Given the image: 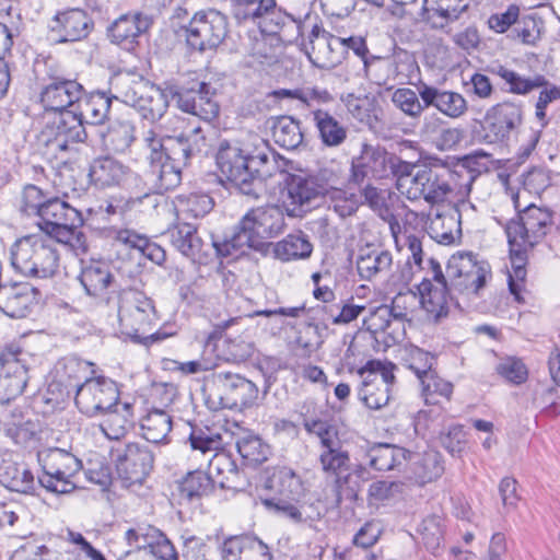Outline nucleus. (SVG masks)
<instances>
[{"label": "nucleus", "instance_id": "obj_23", "mask_svg": "<svg viewBox=\"0 0 560 560\" xmlns=\"http://www.w3.org/2000/svg\"><path fill=\"white\" fill-rule=\"evenodd\" d=\"M324 192L325 188L318 185L314 178H304L300 175L291 176L283 199L288 215L302 217Z\"/></svg>", "mask_w": 560, "mask_h": 560}, {"label": "nucleus", "instance_id": "obj_41", "mask_svg": "<svg viewBox=\"0 0 560 560\" xmlns=\"http://www.w3.org/2000/svg\"><path fill=\"white\" fill-rule=\"evenodd\" d=\"M112 103V97H108L103 92L91 93L88 96H82L77 104L75 115L82 125H101L107 118Z\"/></svg>", "mask_w": 560, "mask_h": 560}, {"label": "nucleus", "instance_id": "obj_59", "mask_svg": "<svg viewBox=\"0 0 560 560\" xmlns=\"http://www.w3.org/2000/svg\"><path fill=\"white\" fill-rule=\"evenodd\" d=\"M236 447L248 464L257 465L267 460L269 456V446L260 438L253 434H245L236 442Z\"/></svg>", "mask_w": 560, "mask_h": 560}, {"label": "nucleus", "instance_id": "obj_17", "mask_svg": "<svg viewBox=\"0 0 560 560\" xmlns=\"http://www.w3.org/2000/svg\"><path fill=\"white\" fill-rule=\"evenodd\" d=\"M173 126L172 133H166L162 137L158 136L154 130H148L143 136V144L148 150L149 161H159V159H172L178 164H187L191 158L185 141L182 140L177 132L185 125V119L182 117H173L168 120Z\"/></svg>", "mask_w": 560, "mask_h": 560}, {"label": "nucleus", "instance_id": "obj_15", "mask_svg": "<svg viewBox=\"0 0 560 560\" xmlns=\"http://www.w3.org/2000/svg\"><path fill=\"white\" fill-rule=\"evenodd\" d=\"M119 400L117 384L110 378L98 376L86 380L78 386L74 402L79 410L93 417L114 407Z\"/></svg>", "mask_w": 560, "mask_h": 560}, {"label": "nucleus", "instance_id": "obj_28", "mask_svg": "<svg viewBox=\"0 0 560 560\" xmlns=\"http://www.w3.org/2000/svg\"><path fill=\"white\" fill-rule=\"evenodd\" d=\"M197 89L191 88L179 91L177 105L185 112L199 117L205 121H212L219 115V104L213 100L211 88L206 82H199Z\"/></svg>", "mask_w": 560, "mask_h": 560}, {"label": "nucleus", "instance_id": "obj_13", "mask_svg": "<svg viewBox=\"0 0 560 560\" xmlns=\"http://www.w3.org/2000/svg\"><path fill=\"white\" fill-rule=\"evenodd\" d=\"M46 145L54 153L69 152L83 143L88 133L82 120L77 117L75 110H63L56 114L43 130Z\"/></svg>", "mask_w": 560, "mask_h": 560}, {"label": "nucleus", "instance_id": "obj_63", "mask_svg": "<svg viewBox=\"0 0 560 560\" xmlns=\"http://www.w3.org/2000/svg\"><path fill=\"white\" fill-rule=\"evenodd\" d=\"M277 5L276 0H236L235 15L242 19L261 21Z\"/></svg>", "mask_w": 560, "mask_h": 560}, {"label": "nucleus", "instance_id": "obj_16", "mask_svg": "<svg viewBox=\"0 0 560 560\" xmlns=\"http://www.w3.org/2000/svg\"><path fill=\"white\" fill-rule=\"evenodd\" d=\"M19 347L9 346L0 351V404L9 405L24 392L28 375Z\"/></svg>", "mask_w": 560, "mask_h": 560}, {"label": "nucleus", "instance_id": "obj_42", "mask_svg": "<svg viewBox=\"0 0 560 560\" xmlns=\"http://www.w3.org/2000/svg\"><path fill=\"white\" fill-rule=\"evenodd\" d=\"M0 425L5 436L15 444H25L34 435V423L19 408L3 409L0 412Z\"/></svg>", "mask_w": 560, "mask_h": 560}, {"label": "nucleus", "instance_id": "obj_37", "mask_svg": "<svg viewBox=\"0 0 560 560\" xmlns=\"http://www.w3.org/2000/svg\"><path fill=\"white\" fill-rule=\"evenodd\" d=\"M101 430L109 440L124 438L135 424L133 405L117 401L114 407L106 409Z\"/></svg>", "mask_w": 560, "mask_h": 560}, {"label": "nucleus", "instance_id": "obj_9", "mask_svg": "<svg viewBox=\"0 0 560 560\" xmlns=\"http://www.w3.org/2000/svg\"><path fill=\"white\" fill-rule=\"evenodd\" d=\"M490 275L487 261L479 260L471 252H457L447 261L445 278L450 290L470 295L478 294Z\"/></svg>", "mask_w": 560, "mask_h": 560}, {"label": "nucleus", "instance_id": "obj_58", "mask_svg": "<svg viewBox=\"0 0 560 560\" xmlns=\"http://www.w3.org/2000/svg\"><path fill=\"white\" fill-rule=\"evenodd\" d=\"M393 104L410 118H419L428 106L421 101L419 90L399 88L392 95Z\"/></svg>", "mask_w": 560, "mask_h": 560}, {"label": "nucleus", "instance_id": "obj_64", "mask_svg": "<svg viewBox=\"0 0 560 560\" xmlns=\"http://www.w3.org/2000/svg\"><path fill=\"white\" fill-rule=\"evenodd\" d=\"M407 366L411 370L420 381L429 372H434L435 357L418 347L408 350Z\"/></svg>", "mask_w": 560, "mask_h": 560}, {"label": "nucleus", "instance_id": "obj_50", "mask_svg": "<svg viewBox=\"0 0 560 560\" xmlns=\"http://www.w3.org/2000/svg\"><path fill=\"white\" fill-rule=\"evenodd\" d=\"M212 489V479L207 472L202 470L190 471L180 482H178L177 490L179 503L184 501L190 502L195 499L208 495Z\"/></svg>", "mask_w": 560, "mask_h": 560}, {"label": "nucleus", "instance_id": "obj_2", "mask_svg": "<svg viewBox=\"0 0 560 560\" xmlns=\"http://www.w3.org/2000/svg\"><path fill=\"white\" fill-rule=\"evenodd\" d=\"M10 254L12 267L25 277L47 279L58 272L60 254L50 236H23L12 245Z\"/></svg>", "mask_w": 560, "mask_h": 560}, {"label": "nucleus", "instance_id": "obj_48", "mask_svg": "<svg viewBox=\"0 0 560 560\" xmlns=\"http://www.w3.org/2000/svg\"><path fill=\"white\" fill-rule=\"evenodd\" d=\"M172 425V417L166 411L150 410L141 420L142 436L155 444L166 442Z\"/></svg>", "mask_w": 560, "mask_h": 560}, {"label": "nucleus", "instance_id": "obj_55", "mask_svg": "<svg viewBox=\"0 0 560 560\" xmlns=\"http://www.w3.org/2000/svg\"><path fill=\"white\" fill-rule=\"evenodd\" d=\"M272 137L276 143L288 150L298 148L303 141L299 121L290 116H281L273 122Z\"/></svg>", "mask_w": 560, "mask_h": 560}, {"label": "nucleus", "instance_id": "obj_4", "mask_svg": "<svg viewBox=\"0 0 560 560\" xmlns=\"http://www.w3.org/2000/svg\"><path fill=\"white\" fill-rule=\"evenodd\" d=\"M192 451L203 455L213 453L209 459V474L212 485L218 483L223 489H236L240 486L241 472L231 454L220 452L223 448V438L219 432L206 428H192L188 438Z\"/></svg>", "mask_w": 560, "mask_h": 560}, {"label": "nucleus", "instance_id": "obj_18", "mask_svg": "<svg viewBox=\"0 0 560 560\" xmlns=\"http://www.w3.org/2000/svg\"><path fill=\"white\" fill-rule=\"evenodd\" d=\"M79 281L86 295L109 304L115 301L117 293L116 279L110 267L105 261H90L83 266Z\"/></svg>", "mask_w": 560, "mask_h": 560}, {"label": "nucleus", "instance_id": "obj_19", "mask_svg": "<svg viewBox=\"0 0 560 560\" xmlns=\"http://www.w3.org/2000/svg\"><path fill=\"white\" fill-rule=\"evenodd\" d=\"M390 156L384 148L364 143L360 155L352 160L349 182L361 185L366 177L388 178Z\"/></svg>", "mask_w": 560, "mask_h": 560}, {"label": "nucleus", "instance_id": "obj_62", "mask_svg": "<svg viewBox=\"0 0 560 560\" xmlns=\"http://www.w3.org/2000/svg\"><path fill=\"white\" fill-rule=\"evenodd\" d=\"M418 532L421 535L425 547L431 551H435L443 541V518L439 515H430L425 517L420 524Z\"/></svg>", "mask_w": 560, "mask_h": 560}, {"label": "nucleus", "instance_id": "obj_35", "mask_svg": "<svg viewBox=\"0 0 560 560\" xmlns=\"http://www.w3.org/2000/svg\"><path fill=\"white\" fill-rule=\"evenodd\" d=\"M308 58L318 68H331L339 62V57L329 52V45H340L341 37L325 31L320 25L314 24L308 34Z\"/></svg>", "mask_w": 560, "mask_h": 560}, {"label": "nucleus", "instance_id": "obj_25", "mask_svg": "<svg viewBox=\"0 0 560 560\" xmlns=\"http://www.w3.org/2000/svg\"><path fill=\"white\" fill-rule=\"evenodd\" d=\"M523 120L522 107L504 102L498 104L486 115V137L490 142H503L518 129Z\"/></svg>", "mask_w": 560, "mask_h": 560}, {"label": "nucleus", "instance_id": "obj_54", "mask_svg": "<svg viewBox=\"0 0 560 560\" xmlns=\"http://www.w3.org/2000/svg\"><path fill=\"white\" fill-rule=\"evenodd\" d=\"M312 249V244L303 234H289L273 245L275 256L282 261L306 258Z\"/></svg>", "mask_w": 560, "mask_h": 560}, {"label": "nucleus", "instance_id": "obj_20", "mask_svg": "<svg viewBox=\"0 0 560 560\" xmlns=\"http://www.w3.org/2000/svg\"><path fill=\"white\" fill-rule=\"evenodd\" d=\"M48 27L55 42L73 43L88 37L93 28V22L85 11L69 9L57 12Z\"/></svg>", "mask_w": 560, "mask_h": 560}, {"label": "nucleus", "instance_id": "obj_53", "mask_svg": "<svg viewBox=\"0 0 560 560\" xmlns=\"http://www.w3.org/2000/svg\"><path fill=\"white\" fill-rule=\"evenodd\" d=\"M421 396L425 405H439L443 400L448 401L453 394V384L434 372H429L420 380Z\"/></svg>", "mask_w": 560, "mask_h": 560}, {"label": "nucleus", "instance_id": "obj_3", "mask_svg": "<svg viewBox=\"0 0 560 560\" xmlns=\"http://www.w3.org/2000/svg\"><path fill=\"white\" fill-rule=\"evenodd\" d=\"M115 300L122 334L141 343L161 339L156 332L149 334L158 322L156 311L150 298L141 291L126 289L119 291Z\"/></svg>", "mask_w": 560, "mask_h": 560}, {"label": "nucleus", "instance_id": "obj_61", "mask_svg": "<svg viewBox=\"0 0 560 560\" xmlns=\"http://www.w3.org/2000/svg\"><path fill=\"white\" fill-rule=\"evenodd\" d=\"M273 96L277 98H293L298 100L304 105L310 106L313 102L327 103L331 101V95L328 91L318 88H299V89H280L275 91Z\"/></svg>", "mask_w": 560, "mask_h": 560}, {"label": "nucleus", "instance_id": "obj_44", "mask_svg": "<svg viewBox=\"0 0 560 560\" xmlns=\"http://www.w3.org/2000/svg\"><path fill=\"white\" fill-rule=\"evenodd\" d=\"M444 472L442 455L433 450L427 451L411 467L409 479L419 486L438 480Z\"/></svg>", "mask_w": 560, "mask_h": 560}, {"label": "nucleus", "instance_id": "obj_8", "mask_svg": "<svg viewBox=\"0 0 560 560\" xmlns=\"http://www.w3.org/2000/svg\"><path fill=\"white\" fill-rule=\"evenodd\" d=\"M38 462L43 468L38 482L46 490L66 494L75 489L74 477L83 465L74 454L58 447L48 448L38 453Z\"/></svg>", "mask_w": 560, "mask_h": 560}, {"label": "nucleus", "instance_id": "obj_38", "mask_svg": "<svg viewBox=\"0 0 560 560\" xmlns=\"http://www.w3.org/2000/svg\"><path fill=\"white\" fill-rule=\"evenodd\" d=\"M256 553L265 560H271L267 545L248 536L229 537L221 547V555L224 560H248Z\"/></svg>", "mask_w": 560, "mask_h": 560}, {"label": "nucleus", "instance_id": "obj_5", "mask_svg": "<svg viewBox=\"0 0 560 560\" xmlns=\"http://www.w3.org/2000/svg\"><path fill=\"white\" fill-rule=\"evenodd\" d=\"M282 210L277 206L259 207L249 210L240 221L236 232L225 246L242 249H259L267 240L277 237L284 231Z\"/></svg>", "mask_w": 560, "mask_h": 560}, {"label": "nucleus", "instance_id": "obj_32", "mask_svg": "<svg viewBox=\"0 0 560 560\" xmlns=\"http://www.w3.org/2000/svg\"><path fill=\"white\" fill-rule=\"evenodd\" d=\"M319 463L324 472L331 476H339L342 471L348 470L350 457L347 451L341 446H338L335 448L322 450L319 454ZM334 490V502L336 505H339L343 499L355 498V491L353 489L342 488V482L339 477H337L335 481Z\"/></svg>", "mask_w": 560, "mask_h": 560}, {"label": "nucleus", "instance_id": "obj_12", "mask_svg": "<svg viewBox=\"0 0 560 560\" xmlns=\"http://www.w3.org/2000/svg\"><path fill=\"white\" fill-rule=\"evenodd\" d=\"M362 378L359 387L360 400L370 409L378 410L390 399V386L395 381L393 368L378 360H371L358 370Z\"/></svg>", "mask_w": 560, "mask_h": 560}, {"label": "nucleus", "instance_id": "obj_30", "mask_svg": "<svg viewBox=\"0 0 560 560\" xmlns=\"http://www.w3.org/2000/svg\"><path fill=\"white\" fill-rule=\"evenodd\" d=\"M363 327L385 347L398 343L404 337V324L395 320L388 305H380L372 310L363 319Z\"/></svg>", "mask_w": 560, "mask_h": 560}, {"label": "nucleus", "instance_id": "obj_51", "mask_svg": "<svg viewBox=\"0 0 560 560\" xmlns=\"http://www.w3.org/2000/svg\"><path fill=\"white\" fill-rule=\"evenodd\" d=\"M135 141V126L129 120H115L103 133V143L115 153L126 152Z\"/></svg>", "mask_w": 560, "mask_h": 560}, {"label": "nucleus", "instance_id": "obj_47", "mask_svg": "<svg viewBox=\"0 0 560 560\" xmlns=\"http://www.w3.org/2000/svg\"><path fill=\"white\" fill-rule=\"evenodd\" d=\"M369 465L378 471H388L399 467L406 462L407 453L404 448L390 444H376L368 454Z\"/></svg>", "mask_w": 560, "mask_h": 560}, {"label": "nucleus", "instance_id": "obj_29", "mask_svg": "<svg viewBox=\"0 0 560 560\" xmlns=\"http://www.w3.org/2000/svg\"><path fill=\"white\" fill-rule=\"evenodd\" d=\"M151 25V18L142 13L124 14L108 27V37L121 48L132 50L138 45L140 36L147 33Z\"/></svg>", "mask_w": 560, "mask_h": 560}, {"label": "nucleus", "instance_id": "obj_11", "mask_svg": "<svg viewBox=\"0 0 560 560\" xmlns=\"http://www.w3.org/2000/svg\"><path fill=\"white\" fill-rule=\"evenodd\" d=\"M183 30L188 46L205 51L217 48L224 40L228 35V19L217 10H201L194 14Z\"/></svg>", "mask_w": 560, "mask_h": 560}, {"label": "nucleus", "instance_id": "obj_10", "mask_svg": "<svg viewBox=\"0 0 560 560\" xmlns=\"http://www.w3.org/2000/svg\"><path fill=\"white\" fill-rule=\"evenodd\" d=\"M429 266L428 277L423 278L417 287L419 304L427 313L429 319L439 322L448 315L453 294L456 292L450 290L439 261L430 258Z\"/></svg>", "mask_w": 560, "mask_h": 560}, {"label": "nucleus", "instance_id": "obj_7", "mask_svg": "<svg viewBox=\"0 0 560 560\" xmlns=\"http://www.w3.org/2000/svg\"><path fill=\"white\" fill-rule=\"evenodd\" d=\"M552 215L548 209L534 205L526 207L504 224V231L511 246L512 255L522 262L523 253L537 244L548 232Z\"/></svg>", "mask_w": 560, "mask_h": 560}, {"label": "nucleus", "instance_id": "obj_39", "mask_svg": "<svg viewBox=\"0 0 560 560\" xmlns=\"http://www.w3.org/2000/svg\"><path fill=\"white\" fill-rule=\"evenodd\" d=\"M149 83L135 72H118L110 78L109 93L112 98L132 107Z\"/></svg>", "mask_w": 560, "mask_h": 560}, {"label": "nucleus", "instance_id": "obj_31", "mask_svg": "<svg viewBox=\"0 0 560 560\" xmlns=\"http://www.w3.org/2000/svg\"><path fill=\"white\" fill-rule=\"evenodd\" d=\"M428 233L430 237L440 244L450 245L459 238L462 234L460 211L456 205L438 209L431 217Z\"/></svg>", "mask_w": 560, "mask_h": 560}, {"label": "nucleus", "instance_id": "obj_40", "mask_svg": "<svg viewBox=\"0 0 560 560\" xmlns=\"http://www.w3.org/2000/svg\"><path fill=\"white\" fill-rule=\"evenodd\" d=\"M172 245L184 256L194 261L201 260L203 242L197 234V229L190 223H176L167 231Z\"/></svg>", "mask_w": 560, "mask_h": 560}, {"label": "nucleus", "instance_id": "obj_56", "mask_svg": "<svg viewBox=\"0 0 560 560\" xmlns=\"http://www.w3.org/2000/svg\"><path fill=\"white\" fill-rule=\"evenodd\" d=\"M174 205L178 217L196 219L211 210L212 200L206 194H188L177 196Z\"/></svg>", "mask_w": 560, "mask_h": 560}, {"label": "nucleus", "instance_id": "obj_52", "mask_svg": "<svg viewBox=\"0 0 560 560\" xmlns=\"http://www.w3.org/2000/svg\"><path fill=\"white\" fill-rule=\"evenodd\" d=\"M322 142L327 147H339L347 138V129L329 113L318 109L313 113Z\"/></svg>", "mask_w": 560, "mask_h": 560}, {"label": "nucleus", "instance_id": "obj_22", "mask_svg": "<svg viewBox=\"0 0 560 560\" xmlns=\"http://www.w3.org/2000/svg\"><path fill=\"white\" fill-rule=\"evenodd\" d=\"M39 292L28 282H8L0 288V312L12 318L26 317L38 303Z\"/></svg>", "mask_w": 560, "mask_h": 560}, {"label": "nucleus", "instance_id": "obj_34", "mask_svg": "<svg viewBox=\"0 0 560 560\" xmlns=\"http://www.w3.org/2000/svg\"><path fill=\"white\" fill-rule=\"evenodd\" d=\"M476 158L472 155L465 156L464 164L457 170H450L442 166L444 183L447 185L445 191V200L453 199L454 202H464L471 191V186L477 175L470 170Z\"/></svg>", "mask_w": 560, "mask_h": 560}, {"label": "nucleus", "instance_id": "obj_60", "mask_svg": "<svg viewBox=\"0 0 560 560\" xmlns=\"http://www.w3.org/2000/svg\"><path fill=\"white\" fill-rule=\"evenodd\" d=\"M494 73L500 77L506 84L510 86V92L516 94H525L532 91L535 88H539L546 83L545 79L540 75L535 79H525L517 74L516 72L503 67L499 66Z\"/></svg>", "mask_w": 560, "mask_h": 560}, {"label": "nucleus", "instance_id": "obj_21", "mask_svg": "<svg viewBox=\"0 0 560 560\" xmlns=\"http://www.w3.org/2000/svg\"><path fill=\"white\" fill-rule=\"evenodd\" d=\"M83 94L84 88L78 81L55 78L43 89L40 103L46 112L60 114L63 110H75Z\"/></svg>", "mask_w": 560, "mask_h": 560}, {"label": "nucleus", "instance_id": "obj_26", "mask_svg": "<svg viewBox=\"0 0 560 560\" xmlns=\"http://www.w3.org/2000/svg\"><path fill=\"white\" fill-rule=\"evenodd\" d=\"M40 209L37 224L44 235L52 237L67 226H81L83 223L81 213L57 197L48 198Z\"/></svg>", "mask_w": 560, "mask_h": 560}, {"label": "nucleus", "instance_id": "obj_6", "mask_svg": "<svg viewBox=\"0 0 560 560\" xmlns=\"http://www.w3.org/2000/svg\"><path fill=\"white\" fill-rule=\"evenodd\" d=\"M265 486L273 492L272 498L262 500V504L269 511L293 522L302 521V513L296 503L304 495L305 488L301 477L292 468L276 467Z\"/></svg>", "mask_w": 560, "mask_h": 560}, {"label": "nucleus", "instance_id": "obj_36", "mask_svg": "<svg viewBox=\"0 0 560 560\" xmlns=\"http://www.w3.org/2000/svg\"><path fill=\"white\" fill-rule=\"evenodd\" d=\"M91 363L83 361L77 357H66L58 361L56 365V377L57 381L49 385V388L61 385L65 387L66 396H71L73 393L77 395L78 386L82 380L84 382L90 380L88 377L90 373Z\"/></svg>", "mask_w": 560, "mask_h": 560}, {"label": "nucleus", "instance_id": "obj_24", "mask_svg": "<svg viewBox=\"0 0 560 560\" xmlns=\"http://www.w3.org/2000/svg\"><path fill=\"white\" fill-rule=\"evenodd\" d=\"M91 180L98 187H130L137 185L139 176L128 165L110 158L102 156L95 159L89 173Z\"/></svg>", "mask_w": 560, "mask_h": 560}, {"label": "nucleus", "instance_id": "obj_27", "mask_svg": "<svg viewBox=\"0 0 560 560\" xmlns=\"http://www.w3.org/2000/svg\"><path fill=\"white\" fill-rule=\"evenodd\" d=\"M418 90L421 101L428 108L434 107L447 118L458 119L468 112V103L458 92L440 89L427 83H420Z\"/></svg>", "mask_w": 560, "mask_h": 560}, {"label": "nucleus", "instance_id": "obj_57", "mask_svg": "<svg viewBox=\"0 0 560 560\" xmlns=\"http://www.w3.org/2000/svg\"><path fill=\"white\" fill-rule=\"evenodd\" d=\"M442 166L424 165L422 198L430 203L445 200V191L448 189L444 183Z\"/></svg>", "mask_w": 560, "mask_h": 560}, {"label": "nucleus", "instance_id": "obj_46", "mask_svg": "<svg viewBox=\"0 0 560 560\" xmlns=\"http://www.w3.org/2000/svg\"><path fill=\"white\" fill-rule=\"evenodd\" d=\"M0 481L8 489L21 493H30L35 487L33 474L26 467L20 466L11 459L1 460Z\"/></svg>", "mask_w": 560, "mask_h": 560}, {"label": "nucleus", "instance_id": "obj_45", "mask_svg": "<svg viewBox=\"0 0 560 560\" xmlns=\"http://www.w3.org/2000/svg\"><path fill=\"white\" fill-rule=\"evenodd\" d=\"M132 107L144 119L156 121L163 117L168 107L167 95L158 86L149 83Z\"/></svg>", "mask_w": 560, "mask_h": 560}, {"label": "nucleus", "instance_id": "obj_33", "mask_svg": "<svg viewBox=\"0 0 560 560\" xmlns=\"http://www.w3.org/2000/svg\"><path fill=\"white\" fill-rule=\"evenodd\" d=\"M363 202L368 205L381 219L388 222L390 233L398 247L401 241L399 236L400 225L392 211L393 192L368 184L361 189Z\"/></svg>", "mask_w": 560, "mask_h": 560}, {"label": "nucleus", "instance_id": "obj_49", "mask_svg": "<svg viewBox=\"0 0 560 560\" xmlns=\"http://www.w3.org/2000/svg\"><path fill=\"white\" fill-rule=\"evenodd\" d=\"M151 173L155 177V188L160 192L167 191L177 187L182 180V168L185 164H178L172 159H159V161H149Z\"/></svg>", "mask_w": 560, "mask_h": 560}, {"label": "nucleus", "instance_id": "obj_43", "mask_svg": "<svg viewBox=\"0 0 560 560\" xmlns=\"http://www.w3.org/2000/svg\"><path fill=\"white\" fill-rule=\"evenodd\" d=\"M393 256L388 250L362 249L357 259V270L361 279L372 280L389 270Z\"/></svg>", "mask_w": 560, "mask_h": 560}, {"label": "nucleus", "instance_id": "obj_14", "mask_svg": "<svg viewBox=\"0 0 560 560\" xmlns=\"http://www.w3.org/2000/svg\"><path fill=\"white\" fill-rule=\"evenodd\" d=\"M154 456L148 445L131 442L115 452L118 478L125 487L142 483L153 468Z\"/></svg>", "mask_w": 560, "mask_h": 560}, {"label": "nucleus", "instance_id": "obj_1", "mask_svg": "<svg viewBox=\"0 0 560 560\" xmlns=\"http://www.w3.org/2000/svg\"><path fill=\"white\" fill-rule=\"evenodd\" d=\"M270 147L258 135H248L242 145L221 141L215 155L221 174L246 196H258L270 163Z\"/></svg>", "mask_w": 560, "mask_h": 560}]
</instances>
